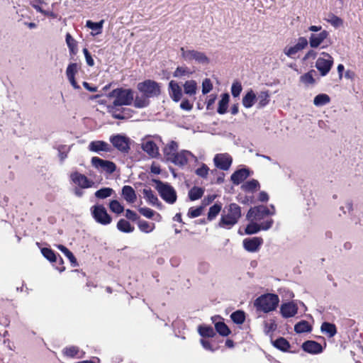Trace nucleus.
<instances>
[{
	"label": "nucleus",
	"instance_id": "obj_57",
	"mask_svg": "<svg viewBox=\"0 0 363 363\" xmlns=\"http://www.w3.org/2000/svg\"><path fill=\"white\" fill-rule=\"evenodd\" d=\"M213 89V84L210 79H205L202 82V93L206 94L209 93Z\"/></svg>",
	"mask_w": 363,
	"mask_h": 363
},
{
	"label": "nucleus",
	"instance_id": "obj_53",
	"mask_svg": "<svg viewBox=\"0 0 363 363\" xmlns=\"http://www.w3.org/2000/svg\"><path fill=\"white\" fill-rule=\"evenodd\" d=\"M242 90V84L238 81H235L231 86V94L233 97H238Z\"/></svg>",
	"mask_w": 363,
	"mask_h": 363
},
{
	"label": "nucleus",
	"instance_id": "obj_31",
	"mask_svg": "<svg viewBox=\"0 0 363 363\" xmlns=\"http://www.w3.org/2000/svg\"><path fill=\"white\" fill-rule=\"evenodd\" d=\"M57 247L69 259V262H71L73 267L78 266L77 259L75 258L72 252L69 251L65 246L62 245H57Z\"/></svg>",
	"mask_w": 363,
	"mask_h": 363
},
{
	"label": "nucleus",
	"instance_id": "obj_62",
	"mask_svg": "<svg viewBox=\"0 0 363 363\" xmlns=\"http://www.w3.org/2000/svg\"><path fill=\"white\" fill-rule=\"evenodd\" d=\"M125 217L128 219L131 220L133 221H135L138 218V216L137 213L135 212H134L133 211L130 210V209H127L125 211Z\"/></svg>",
	"mask_w": 363,
	"mask_h": 363
},
{
	"label": "nucleus",
	"instance_id": "obj_52",
	"mask_svg": "<svg viewBox=\"0 0 363 363\" xmlns=\"http://www.w3.org/2000/svg\"><path fill=\"white\" fill-rule=\"evenodd\" d=\"M43 255L51 262H56V255L55 252L49 248L43 247L41 249Z\"/></svg>",
	"mask_w": 363,
	"mask_h": 363
},
{
	"label": "nucleus",
	"instance_id": "obj_39",
	"mask_svg": "<svg viewBox=\"0 0 363 363\" xmlns=\"http://www.w3.org/2000/svg\"><path fill=\"white\" fill-rule=\"evenodd\" d=\"M330 101V98L328 94H318L313 99V104L316 106H322Z\"/></svg>",
	"mask_w": 363,
	"mask_h": 363
},
{
	"label": "nucleus",
	"instance_id": "obj_8",
	"mask_svg": "<svg viewBox=\"0 0 363 363\" xmlns=\"http://www.w3.org/2000/svg\"><path fill=\"white\" fill-rule=\"evenodd\" d=\"M333 65V57L327 52H323L316 62L315 67L321 76L324 77L328 74Z\"/></svg>",
	"mask_w": 363,
	"mask_h": 363
},
{
	"label": "nucleus",
	"instance_id": "obj_6",
	"mask_svg": "<svg viewBox=\"0 0 363 363\" xmlns=\"http://www.w3.org/2000/svg\"><path fill=\"white\" fill-rule=\"evenodd\" d=\"M137 88L149 98L158 96L161 92L160 84L151 79L138 83Z\"/></svg>",
	"mask_w": 363,
	"mask_h": 363
},
{
	"label": "nucleus",
	"instance_id": "obj_35",
	"mask_svg": "<svg viewBox=\"0 0 363 363\" xmlns=\"http://www.w3.org/2000/svg\"><path fill=\"white\" fill-rule=\"evenodd\" d=\"M143 194L147 201L152 204L156 205L158 203L157 197L153 194V191L150 188H145L143 189Z\"/></svg>",
	"mask_w": 363,
	"mask_h": 363
},
{
	"label": "nucleus",
	"instance_id": "obj_55",
	"mask_svg": "<svg viewBox=\"0 0 363 363\" xmlns=\"http://www.w3.org/2000/svg\"><path fill=\"white\" fill-rule=\"evenodd\" d=\"M327 21L335 27H339L342 26L343 23L340 18L334 14H330Z\"/></svg>",
	"mask_w": 363,
	"mask_h": 363
},
{
	"label": "nucleus",
	"instance_id": "obj_27",
	"mask_svg": "<svg viewBox=\"0 0 363 363\" xmlns=\"http://www.w3.org/2000/svg\"><path fill=\"white\" fill-rule=\"evenodd\" d=\"M104 23V20H101L99 22L97 23H94L89 20L86 23V26L92 30V32L91 33L92 35H96L101 34L102 33Z\"/></svg>",
	"mask_w": 363,
	"mask_h": 363
},
{
	"label": "nucleus",
	"instance_id": "obj_38",
	"mask_svg": "<svg viewBox=\"0 0 363 363\" xmlns=\"http://www.w3.org/2000/svg\"><path fill=\"white\" fill-rule=\"evenodd\" d=\"M117 228L123 233H131L134 230V227L125 219H120L118 220L117 223Z\"/></svg>",
	"mask_w": 363,
	"mask_h": 363
},
{
	"label": "nucleus",
	"instance_id": "obj_4",
	"mask_svg": "<svg viewBox=\"0 0 363 363\" xmlns=\"http://www.w3.org/2000/svg\"><path fill=\"white\" fill-rule=\"evenodd\" d=\"M180 52L182 59L187 62H191L194 60L196 62L203 65L209 63V58L204 52L194 49L185 48L184 47L180 48Z\"/></svg>",
	"mask_w": 363,
	"mask_h": 363
},
{
	"label": "nucleus",
	"instance_id": "obj_43",
	"mask_svg": "<svg viewBox=\"0 0 363 363\" xmlns=\"http://www.w3.org/2000/svg\"><path fill=\"white\" fill-rule=\"evenodd\" d=\"M222 209V205L220 203H215L210 207L208 213V220H213L220 212Z\"/></svg>",
	"mask_w": 363,
	"mask_h": 363
},
{
	"label": "nucleus",
	"instance_id": "obj_14",
	"mask_svg": "<svg viewBox=\"0 0 363 363\" xmlns=\"http://www.w3.org/2000/svg\"><path fill=\"white\" fill-rule=\"evenodd\" d=\"M308 40L304 37H300L298 39V42L294 46L285 47L284 49V53L289 57H292L294 55H296L299 51L303 50L308 45Z\"/></svg>",
	"mask_w": 363,
	"mask_h": 363
},
{
	"label": "nucleus",
	"instance_id": "obj_47",
	"mask_svg": "<svg viewBox=\"0 0 363 363\" xmlns=\"http://www.w3.org/2000/svg\"><path fill=\"white\" fill-rule=\"evenodd\" d=\"M199 333L202 337H212L216 335L213 328L211 326H199Z\"/></svg>",
	"mask_w": 363,
	"mask_h": 363
},
{
	"label": "nucleus",
	"instance_id": "obj_61",
	"mask_svg": "<svg viewBox=\"0 0 363 363\" xmlns=\"http://www.w3.org/2000/svg\"><path fill=\"white\" fill-rule=\"evenodd\" d=\"M83 52H84V56H85L86 64L89 66H90V67L94 66V61L91 54L89 53V50L86 48H84L83 49Z\"/></svg>",
	"mask_w": 363,
	"mask_h": 363
},
{
	"label": "nucleus",
	"instance_id": "obj_28",
	"mask_svg": "<svg viewBox=\"0 0 363 363\" xmlns=\"http://www.w3.org/2000/svg\"><path fill=\"white\" fill-rule=\"evenodd\" d=\"M257 99L256 95L252 90H250L242 98V105L247 108H251Z\"/></svg>",
	"mask_w": 363,
	"mask_h": 363
},
{
	"label": "nucleus",
	"instance_id": "obj_63",
	"mask_svg": "<svg viewBox=\"0 0 363 363\" xmlns=\"http://www.w3.org/2000/svg\"><path fill=\"white\" fill-rule=\"evenodd\" d=\"M182 109L185 111H191L193 108V104H191L187 99L183 100L180 104Z\"/></svg>",
	"mask_w": 363,
	"mask_h": 363
},
{
	"label": "nucleus",
	"instance_id": "obj_50",
	"mask_svg": "<svg viewBox=\"0 0 363 363\" xmlns=\"http://www.w3.org/2000/svg\"><path fill=\"white\" fill-rule=\"evenodd\" d=\"M232 320L237 324H242L245 320V313L241 311H237L230 315Z\"/></svg>",
	"mask_w": 363,
	"mask_h": 363
},
{
	"label": "nucleus",
	"instance_id": "obj_22",
	"mask_svg": "<svg viewBox=\"0 0 363 363\" xmlns=\"http://www.w3.org/2000/svg\"><path fill=\"white\" fill-rule=\"evenodd\" d=\"M78 72V65L77 63H71L68 65L66 70L67 77L73 86L74 89H79V86L77 84L75 81L74 76Z\"/></svg>",
	"mask_w": 363,
	"mask_h": 363
},
{
	"label": "nucleus",
	"instance_id": "obj_3",
	"mask_svg": "<svg viewBox=\"0 0 363 363\" xmlns=\"http://www.w3.org/2000/svg\"><path fill=\"white\" fill-rule=\"evenodd\" d=\"M279 296L273 294H267L257 298L255 301L256 308L264 313L275 310L279 304Z\"/></svg>",
	"mask_w": 363,
	"mask_h": 363
},
{
	"label": "nucleus",
	"instance_id": "obj_48",
	"mask_svg": "<svg viewBox=\"0 0 363 363\" xmlns=\"http://www.w3.org/2000/svg\"><path fill=\"white\" fill-rule=\"evenodd\" d=\"M191 74L192 72L190 71L189 67L186 66H179L174 72L173 76L179 78L184 76H189Z\"/></svg>",
	"mask_w": 363,
	"mask_h": 363
},
{
	"label": "nucleus",
	"instance_id": "obj_16",
	"mask_svg": "<svg viewBox=\"0 0 363 363\" xmlns=\"http://www.w3.org/2000/svg\"><path fill=\"white\" fill-rule=\"evenodd\" d=\"M194 157V155L188 150H182L170 158V160L176 165L184 166L186 165L191 158Z\"/></svg>",
	"mask_w": 363,
	"mask_h": 363
},
{
	"label": "nucleus",
	"instance_id": "obj_42",
	"mask_svg": "<svg viewBox=\"0 0 363 363\" xmlns=\"http://www.w3.org/2000/svg\"><path fill=\"white\" fill-rule=\"evenodd\" d=\"M294 330L297 333L310 332L311 330V326L307 321L301 320L295 325Z\"/></svg>",
	"mask_w": 363,
	"mask_h": 363
},
{
	"label": "nucleus",
	"instance_id": "obj_12",
	"mask_svg": "<svg viewBox=\"0 0 363 363\" xmlns=\"http://www.w3.org/2000/svg\"><path fill=\"white\" fill-rule=\"evenodd\" d=\"M274 223L273 219L270 218L260 224L254 223L252 221L251 223L248 224L245 228V233L247 235H252L258 233L259 230H267L272 226Z\"/></svg>",
	"mask_w": 363,
	"mask_h": 363
},
{
	"label": "nucleus",
	"instance_id": "obj_56",
	"mask_svg": "<svg viewBox=\"0 0 363 363\" xmlns=\"http://www.w3.org/2000/svg\"><path fill=\"white\" fill-rule=\"evenodd\" d=\"M209 172V168L207 167L206 164H202L201 167L198 168L195 173L197 176L201 177V178H206Z\"/></svg>",
	"mask_w": 363,
	"mask_h": 363
},
{
	"label": "nucleus",
	"instance_id": "obj_2",
	"mask_svg": "<svg viewBox=\"0 0 363 363\" xmlns=\"http://www.w3.org/2000/svg\"><path fill=\"white\" fill-rule=\"evenodd\" d=\"M108 97L114 98L112 106H122L132 104L134 93L130 89L118 88L108 94Z\"/></svg>",
	"mask_w": 363,
	"mask_h": 363
},
{
	"label": "nucleus",
	"instance_id": "obj_10",
	"mask_svg": "<svg viewBox=\"0 0 363 363\" xmlns=\"http://www.w3.org/2000/svg\"><path fill=\"white\" fill-rule=\"evenodd\" d=\"M110 142L113 146L123 153H128L130 150V139L125 135L117 134L110 137Z\"/></svg>",
	"mask_w": 363,
	"mask_h": 363
},
{
	"label": "nucleus",
	"instance_id": "obj_40",
	"mask_svg": "<svg viewBox=\"0 0 363 363\" xmlns=\"http://www.w3.org/2000/svg\"><path fill=\"white\" fill-rule=\"evenodd\" d=\"M273 345L277 349L286 352L290 347L289 342L284 337H279L273 342Z\"/></svg>",
	"mask_w": 363,
	"mask_h": 363
},
{
	"label": "nucleus",
	"instance_id": "obj_29",
	"mask_svg": "<svg viewBox=\"0 0 363 363\" xmlns=\"http://www.w3.org/2000/svg\"><path fill=\"white\" fill-rule=\"evenodd\" d=\"M184 93L189 96L195 95L197 90V84L194 80H188L184 84Z\"/></svg>",
	"mask_w": 363,
	"mask_h": 363
},
{
	"label": "nucleus",
	"instance_id": "obj_15",
	"mask_svg": "<svg viewBox=\"0 0 363 363\" xmlns=\"http://www.w3.org/2000/svg\"><path fill=\"white\" fill-rule=\"evenodd\" d=\"M263 243V239L259 237L245 238L243 240L244 248L250 252H255L259 250Z\"/></svg>",
	"mask_w": 363,
	"mask_h": 363
},
{
	"label": "nucleus",
	"instance_id": "obj_7",
	"mask_svg": "<svg viewBox=\"0 0 363 363\" xmlns=\"http://www.w3.org/2000/svg\"><path fill=\"white\" fill-rule=\"evenodd\" d=\"M91 216L94 220L104 225H108L112 221L111 216L107 213L106 208L101 204L94 205L91 208Z\"/></svg>",
	"mask_w": 363,
	"mask_h": 363
},
{
	"label": "nucleus",
	"instance_id": "obj_20",
	"mask_svg": "<svg viewBox=\"0 0 363 363\" xmlns=\"http://www.w3.org/2000/svg\"><path fill=\"white\" fill-rule=\"evenodd\" d=\"M169 96L174 101L178 102L181 100L182 97V90L177 82L172 80L169 83Z\"/></svg>",
	"mask_w": 363,
	"mask_h": 363
},
{
	"label": "nucleus",
	"instance_id": "obj_41",
	"mask_svg": "<svg viewBox=\"0 0 363 363\" xmlns=\"http://www.w3.org/2000/svg\"><path fill=\"white\" fill-rule=\"evenodd\" d=\"M315 74V70L312 69L303 75L301 76L300 81L306 86L310 84H314L315 81L313 77V74Z\"/></svg>",
	"mask_w": 363,
	"mask_h": 363
},
{
	"label": "nucleus",
	"instance_id": "obj_59",
	"mask_svg": "<svg viewBox=\"0 0 363 363\" xmlns=\"http://www.w3.org/2000/svg\"><path fill=\"white\" fill-rule=\"evenodd\" d=\"M139 212L147 218H152L155 215V211L147 207H141L138 209Z\"/></svg>",
	"mask_w": 363,
	"mask_h": 363
},
{
	"label": "nucleus",
	"instance_id": "obj_34",
	"mask_svg": "<svg viewBox=\"0 0 363 363\" xmlns=\"http://www.w3.org/2000/svg\"><path fill=\"white\" fill-rule=\"evenodd\" d=\"M146 95L136 96L134 101V106L137 108H143L147 107L150 101Z\"/></svg>",
	"mask_w": 363,
	"mask_h": 363
},
{
	"label": "nucleus",
	"instance_id": "obj_46",
	"mask_svg": "<svg viewBox=\"0 0 363 363\" xmlns=\"http://www.w3.org/2000/svg\"><path fill=\"white\" fill-rule=\"evenodd\" d=\"M110 210L116 214H121L124 211V207L117 200H111L108 204Z\"/></svg>",
	"mask_w": 363,
	"mask_h": 363
},
{
	"label": "nucleus",
	"instance_id": "obj_5",
	"mask_svg": "<svg viewBox=\"0 0 363 363\" xmlns=\"http://www.w3.org/2000/svg\"><path fill=\"white\" fill-rule=\"evenodd\" d=\"M155 182L156 183V189L162 199L170 204L175 203L177 196L174 189L169 184L160 180H155Z\"/></svg>",
	"mask_w": 363,
	"mask_h": 363
},
{
	"label": "nucleus",
	"instance_id": "obj_13",
	"mask_svg": "<svg viewBox=\"0 0 363 363\" xmlns=\"http://www.w3.org/2000/svg\"><path fill=\"white\" fill-rule=\"evenodd\" d=\"M70 179L73 183L82 189L91 188L94 182L89 179L84 174L74 172L70 174Z\"/></svg>",
	"mask_w": 363,
	"mask_h": 363
},
{
	"label": "nucleus",
	"instance_id": "obj_25",
	"mask_svg": "<svg viewBox=\"0 0 363 363\" xmlns=\"http://www.w3.org/2000/svg\"><path fill=\"white\" fill-rule=\"evenodd\" d=\"M121 195L123 199L129 203H134L137 199V195L130 186L125 185L122 188Z\"/></svg>",
	"mask_w": 363,
	"mask_h": 363
},
{
	"label": "nucleus",
	"instance_id": "obj_36",
	"mask_svg": "<svg viewBox=\"0 0 363 363\" xmlns=\"http://www.w3.org/2000/svg\"><path fill=\"white\" fill-rule=\"evenodd\" d=\"M229 94H223L222 95L221 99L218 102V113L220 114H224L228 108V104L229 102Z\"/></svg>",
	"mask_w": 363,
	"mask_h": 363
},
{
	"label": "nucleus",
	"instance_id": "obj_11",
	"mask_svg": "<svg viewBox=\"0 0 363 363\" xmlns=\"http://www.w3.org/2000/svg\"><path fill=\"white\" fill-rule=\"evenodd\" d=\"M91 164L95 168L101 169L108 174H112L116 169V165L114 162L108 160H104L97 157H93L91 158Z\"/></svg>",
	"mask_w": 363,
	"mask_h": 363
},
{
	"label": "nucleus",
	"instance_id": "obj_58",
	"mask_svg": "<svg viewBox=\"0 0 363 363\" xmlns=\"http://www.w3.org/2000/svg\"><path fill=\"white\" fill-rule=\"evenodd\" d=\"M203 206H199V207H197V208H191L189 210L188 216H189V217H190V218H196V217H199V216H201V215L202 211H203Z\"/></svg>",
	"mask_w": 363,
	"mask_h": 363
},
{
	"label": "nucleus",
	"instance_id": "obj_60",
	"mask_svg": "<svg viewBox=\"0 0 363 363\" xmlns=\"http://www.w3.org/2000/svg\"><path fill=\"white\" fill-rule=\"evenodd\" d=\"M66 43L70 51L74 52L77 47L76 42L69 33H67L66 35Z\"/></svg>",
	"mask_w": 363,
	"mask_h": 363
},
{
	"label": "nucleus",
	"instance_id": "obj_32",
	"mask_svg": "<svg viewBox=\"0 0 363 363\" xmlns=\"http://www.w3.org/2000/svg\"><path fill=\"white\" fill-rule=\"evenodd\" d=\"M259 187V183L256 179H252L244 183L241 188L243 191L247 192H254Z\"/></svg>",
	"mask_w": 363,
	"mask_h": 363
},
{
	"label": "nucleus",
	"instance_id": "obj_64",
	"mask_svg": "<svg viewBox=\"0 0 363 363\" xmlns=\"http://www.w3.org/2000/svg\"><path fill=\"white\" fill-rule=\"evenodd\" d=\"M115 107H116V106H112V105L108 106V112L112 113V116H113L114 118H117V119H123V118H124V116H122V115H121V114H120V113H116L114 111Z\"/></svg>",
	"mask_w": 363,
	"mask_h": 363
},
{
	"label": "nucleus",
	"instance_id": "obj_44",
	"mask_svg": "<svg viewBox=\"0 0 363 363\" xmlns=\"http://www.w3.org/2000/svg\"><path fill=\"white\" fill-rule=\"evenodd\" d=\"M257 99L258 100V108L264 107L269 101V94L268 91H261Z\"/></svg>",
	"mask_w": 363,
	"mask_h": 363
},
{
	"label": "nucleus",
	"instance_id": "obj_9",
	"mask_svg": "<svg viewBox=\"0 0 363 363\" xmlns=\"http://www.w3.org/2000/svg\"><path fill=\"white\" fill-rule=\"evenodd\" d=\"M274 211H271L264 206H258L250 208L247 213V219L250 221L261 220L268 215H274Z\"/></svg>",
	"mask_w": 363,
	"mask_h": 363
},
{
	"label": "nucleus",
	"instance_id": "obj_30",
	"mask_svg": "<svg viewBox=\"0 0 363 363\" xmlns=\"http://www.w3.org/2000/svg\"><path fill=\"white\" fill-rule=\"evenodd\" d=\"M320 330L322 333L328 335L329 337H333L337 333L335 325L328 322H324L322 324Z\"/></svg>",
	"mask_w": 363,
	"mask_h": 363
},
{
	"label": "nucleus",
	"instance_id": "obj_26",
	"mask_svg": "<svg viewBox=\"0 0 363 363\" xmlns=\"http://www.w3.org/2000/svg\"><path fill=\"white\" fill-rule=\"evenodd\" d=\"M249 177V172L245 169L235 171L231 175V181L234 184L238 185Z\"/></svg>",
	"mask_w": 363,
	"mask_h": 363
},
{
	"label": "nucleus",
	"instance_id": "obj_23",
	"mask_svg": "<svg viewBox=\"0 0 363 363\" xmlns=\"http://www.w3.org/2000/svg\"><path fill=\"white\" fill-rule=\"evenodd\" d=\"M302 349L308 353L318 354L323 351L321 345L315 341L308 340L303 343Z\"/></svg>",
	"mask_w": 363,
	"mask_h": 363
},
{
	"label": "nucleus",
	"instance_id": "obj_18",
	"mask_svg": "<svg viewBox=\"0 0 363 363\" xmlns=\"http://www.w3.org/2000/svg\"><path fill=\"white\" fill-rule=\"evenodd\" d=\"M281 315L285 318L294 317L298 312V307L294 302H288L281 304L280 308Z\"/></svg>",
	"mask_w": 363,
	"mask_h": 363
},
{
	"label": "nucleus",
	"instance_id": "obj_37",
	"mask_svg": "<svg viewBox=\"0 0 363 363\" xmlns=\"http://www.w3.org/2000/svg\"><path fill=\"white\" fill-rule=\"evenodd\" d=\"M114 193V190L109 187L101 188L94 193V196L99 199H104L111 196Z\"/></svg>",
	"mask_w": 363,
	"mask_h": 363
},
{
	"label": "nucleus",
	"instance_id": "obj_24",
	"mask_svg": "<svg viewBox=\"0 0 363 363\" xmlns=\"http://www.w3.org/2000/svg\"><path fill=\"white\" fill-rule=\"evenodd\" d=\"M328 36V31L323 30L318 34H311L309 38L310 46L313 48H318Z\"/></svg>",
	"mask_w": 363,
	"mask_h": 363
},
{
	"label": "nucleus",
	"instance_id": "obj_19",
	"mask_svg": "<svg viewBox=\"0 0 363 363\" xmlns=\"http://www.w3.org/2000/svg\"><path fill=\"white\" fill-rule=\"evenodd\" d=\"M89 150L91 152H111V147L106 142L102 140L92 141L89 145Z\"/></svg>",
	"mask_w": 363,
	"mask_h": 363
},
{
	"label": "nucleus",
	"instance_id": "obj_45",
	"mask_svg": "<svg viewBox=\"0 0 363 363\" xmlns=\"http://www.w3.org/2000/svg\"><path fill=\"white\" fill-rule=\"evenodd\" d=\"M204 189L201 187L194 186L189 192V199L191 201L197 200L202 197Z\"/></svg>",
	"mask_w": 363,
	"mask_h": 363
},
{
	"label": "nucleus",
	"instance_id": "obj_49",
	"mask_svg": "<svg viewBox=\"0 0 363 363\" xmlns=\"http://www.w3.org/2000/svg\"><path fill=\"white\" fill-rule=\"evenodd\" d=\"M216 331L222 336H228L230 333L228 327L223 322H218L215 324Z\"/></svg>",
	"mask_w": 363,
	"mask_h": 363
},
{
	"label": "nucleus",
	"instance_id": "obj_54",
	"mask_svg": "<svg viewBox=\"0 0 363 363\" xmlns=\"http://www.w3.org/2000/svg\"><path fill=\"white\" fill-rule=\"evenodd\" d=\"M62 352L65 356L68 357H74L78 354L79 349L75 346H70L68 347H65L63 350Z\"/></svg>",
	"mask_w": 363,
	"mask_h": 363
},
{
	"label": "nucleus",
	"instance_id": "obj_21",
	"mask_svg": "<svg viewBox=\"0 0 363 363\" xmlns=\"http://www.w3.org/2000/svg\"><path fill=\"white\" fill-rule=\"evenodd\" d=\"M141 147L150 157H157L159 155V149L155 142L147 140L143 142Z\"/></svg>",
	"mask_w": 363,
	"mask_h": 363
},
{
	"label": "nucleus",
	"instance_id": "obj_33",
	"mask_svg": "<svg viewBox=\"0 0 363 363\" xmlns=\"http://www.w3.org/2000/svg\"><path fill=\"white\" fill-rule=\"evenodd\" d=\"M178 144L174 141H171L164 148V153L169 159L172 158L174 154L177 153Z\"/></svg>",
	"mask_w": 363,
	"mask_h": 363
},
{
	"label": "nucleus",
	"instance_id": "obj_17",
	"mask_svg": "<svg viewBox=\"0 0 363 363\" xmlns=\"http://www.w3.org/2000/svg\"><path fill=\"white\" fill-rule=\"evenodd\" d=\"M213 161L218 168L228 170L232 164V157L228 154H217Z\"/></svg>",
	"mask_w": 363,
	"mask_h": 363
},
{
	"label": "nucleus",
	"instance_id": "obj_51",
	"mask_svg": "<svg viewBox=\"0 0 363 363\" xmlns=\"http://www.w3.org/2000/svg\"><path fill=\"white\" fill-rule=\"evenodd\" d=\"M138 228L141 231L147 233L152 232L154 230L155 224L149 223L145 220H142L138 223Z\"/></svg>",
	"mask_w": 363,
	"mask_h": 363
},
{
	"label": "nucleus",
	"instance_id": "obj_1",
	"mask_svg": "<svg viewBox=\"0 0 363 363\" xmlns=\"http://www.w3.org/2000/svg\"><path fill=\"white\" fill-rule=\"evenodd\" d=\"M241 208L236 203H230L224 208L218 226L222 228L230 229L241 217Z\"/></svg>",
	"mask_w": 363,
	"mask_h": 363
}]
</instances>
